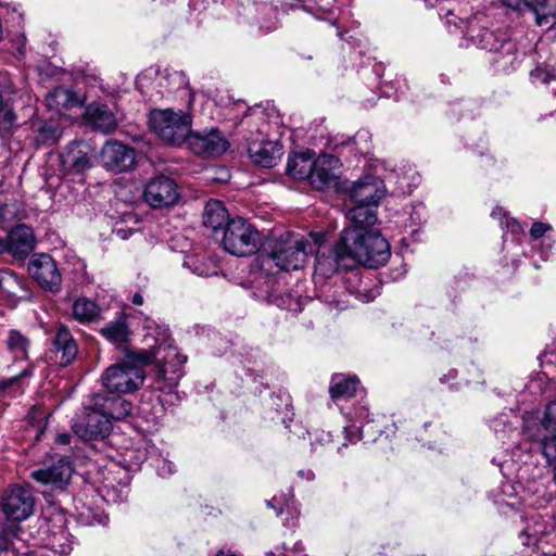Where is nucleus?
I'll use <instances>...</instances> for the list:
<instances>
[{"mask_svg":"<svg viewBox=\"0 0 556 556\" xmlns=\"http://www.w3.org/2000/svg\"><path fill=\"white\" fill-rule=\"evenodd\" d=\"M144 340L147 342L153 340L155 345L151 349L135 352L134 359L142 365H149L157 361L152 389L166 394L174 393L184 376V365L187 357L180 354L175 345L167 342L165 334L162 340H157L148 333Z\"/></svg>","mask_w":556,"mask_h":556,"instance_id":"nucleus-1","label":"nucleus"},{"mask_svg":"<svg viewBox=\"0 0 556 556\" xmlns=\"http://www.w3.org/2000/svg\"><path fill=\"white\" fill-rule=\"evenodd\" d=\"M343 243L349 247L353 265L379 267L390 258L388 241L377 231L364 232L363 229H344Z\"/></svg>","mask_w":556,"mask_h":556,"instance_id":"nucleus-2","label":"nucleus"},{"mask_svg":"<svg viewBox=\"0 0 556 556\" xmlns=\"http://www.w3.org/2000/svg\"><path fill=\"white\" fill-rule=\"evenodd\" d=\"M314 156L315 152L308 150L290 160L288 173L294 178L307 179L317 190H324L338 177L340 161L333 155L320 154L311 163Z\"/></svg>","mask_w":556,"mask_h":556,"instance_id":"nucleus-3","label":"nucleus"},{"mask_svg":"<svg viewBox=\"0 0 556 556\" xmlns=\"http://www.w3.org/2000/svg\"><path fill=\"white\" fill-rule=\"evenodd\" d=\"M308 248L309 243L301 235L285 232L273 243L262 267L269 266L273 262L281 270L300 269L306 263Z\"/></svg>","mask_w":556,"mask_h":556,"instance_id":"nucleus-4","label":"nucleus"},{"mask_svg":"<svg viewBox=\"0 0 556 556\" xmlns=\"http://www.w3.org/2000/svg\"><path fill=\"white\" fill-rule=\"evenodd\" d=\"M149 124L161 140L172 146L185 142L191 130L190 115L170 109L151 111Z\"/></svg>","mask_w":556,"mask_h":556,"instance_id":"nucleus-5","label":"nucleus"},{"mask_svg":"<svg viewBox=\"0 0 556 556\" xmlns=\"http://www.w3.org/2000/svg\"><path fill=\"white\" fill-rule=\"evenodd\" d=\"M261 241L257 229L242 217H236L223 229L220 243L226 252L236 256L254 254Z\"/></svg>","mask_w":556,"mask_h":556,"instance_id":"nucleus-6","label":"nucleus"},{"mask_svg":"<svg viewBox=\"0 0 556 556\" xmlns=\"http://www.w3.org/2000/svg\"><path fill=\"white\" fill-rule=\"evenodd\" d=\"M102 386L111 394L137 391L144 381V371L139 366L121 362L108 367L101 376Z\"/></svg>","mask_w":556,"mask_h":556,"instance_id":"nucleus-7","label":"nucleus"},{"mask_svg":"<svg viewBox=\"0 0 556 556\" xmlns=\"http://www.w3.org/2000/svg\"><path fill=\"white\" fill-rule=\"evenodd\" d=\"M466 36L480 49L494 51L498 53L495 62H503V67L514 65L516 61V45L505 36H497L494 31L480 28L477 24L470 22Z\"/></svg>","mask_w":556,"mask_h":556,"instance_id":"nucleus-8","label":"nucleus"},{"mask_svg":"<svg viewBox=\"0 0 556 556\" xmlns=\"http://www.w3.org/2000/svg\"><path fill=\"white\" fill-rule=\"evenodd\" d=\"M349 247L343 243V233L334 248H323L317 252L314 278L327 279L333 276L340 268L354 267Z\"/></svg>","mask_w":556,"mask_h":556,"instance_id":"nucleus-9","label":"nucleus"},{"mask_svg":"<svg viewBox=\"0 0 556 556\" xmlns=\"http://www.w3.org/2000/svg\"><path fill=\"white\" fill-rule=\"evenodd\" d=\"M73 431L81 440H102L106 438L112 430L110 418L97 407L85 408L77 415L73 422Z\"/></svg>","mask_w":556,"mask_h":556,"instance_id":"nucleus-10","label":"nucleus"},{"mask_svg":"<svg viewBox=\"0 0 556 556\" xmlns=\"http://www.w3.org/2000/svg\"><path fill=\"white\" fill-rule=\"evenodd\" d=\"M1 506L8 519L23 521L33 515L35 498L29 489L15 484L3 493Z\"/></svg>","mask_w":556,"mask_h":556,"instance_id":"nucleus-11","label":"nucleus"},{"mask_svg":"<svg viewBox=\"0 0 556 556\" xmlns=\"http://www.w3.org/2000/svg\"><path fill=\"white\" fill-rule=\"evenodd\" d=\"M190 151L200 156L214 157L222 155L229 147L226 138L216 128L189 132L186 141Z\"/></svg>","mask_w":556,"mask_h":556,"instance_id":"nucleus-12","label":"nucleus"},{"mask_svg":"<svg viewBox=\"0 0 556 556\" xmlns=\"http://www.w3.org/2000/svg\"><path fill=\"white\" fill-rule=\"evenodd\" d=\"M28 273L41 288L51 292L59 291L62 277L54 260L50 255H34L28 264Z\"/></svg>","mask_w":556,"mask_h":556,"instance_id":"nucleus-13","label":"nucleus"},{"mask_svg":"<svg viewBox=\"0 0 556 556\" xmlns=\"http://www.w3.org/2000/svg\"><path fill=\"white\" fill-rule=\"evenodd\" d=\"M143 197L154 208L172 206L179 198L178 186L166 176H157L147 184Z\"/></svg>","mask_w":556,"mask_h":556,"instance_id":"nucleus-14","label":"nucleus"},{"mask_svg":"<svg viewBox=\"0 0 556 556\" xmlns=\"http://www.w3.org/2000/svg\"><path fill=\"white\" fill-rule=\"evenodd\" d=\"M73 471L71 462L66 457H61L51 466L31 471L30 477L52 490L64 491L72 479Z\"/></svg>","mask_w":556,"mask_h":556,"instance_id":"nucleus-15","label":"nucleus"},{"mask_svg":"<svg viewBox=\"0 0 556 556\" xmlns=\"http://www.w3.org/2000/svg\"><path fill=\"white\" fill-rule=\"evenodd\" d=\"M47 522V532L50 535L51 548L61 556H67L72 551V541L66 531L67 518L65 514L52 508L49 515L45 516Z\"/></svg>","mask_w":556,"mask_h":556,"instance_id":"nucleus-16","label":"nucleus"},{"mask_svg":"<svg viewBox=\"0 0 556 556\" xmlns=\"http://www.w3.org/2000/svg\"><path fill=\"white\" fill-rule=\"evenodd\" d=\"M135 150L118 141H108L101 150L102 165L113 172H127L135 164Z\"/></svg>","mask_w":556,"mask_h":556,"instance_id":"nucleus-17","label":"nucleus"},{"mask_svg":"<svg viewBox=\"0 0 556 556\" xmlns=\"http://www.w3.org/2000/svg\"><path fill=\"white\" fill-rule=\"evenodd\" d=\"M52 345L50 358L55 364L65 367L75 359L77 355V344L66 326H58Z\"/></svg>","mask_w":556,"mask_h":556,"instance_id":"nucleus-18","label":"nucleus"},{"mask_svg":"<svg viewBox=\"0 0 556 556\" xmlns=\"http://www.w3.org/2000/svg\"><path fill=\"white\" fill-rule=\"evenodd\" d=\"M383 194L384 189L382 181L372 176L358 180L350 190V197L353 203L378 205Z\"/></svg>","mask_w":556,"mask_h":556,"instance_id":"nucleus-19","label":"nucleus"},{"mask_svg":"<svg viewBox=\"0 0 556 556\" xmlns=\"http://www.w3.org/2000/svg\"><path fill=\"white\" fill-rule=\"evenodd\" d=\"M61 164L65 172L80 174L91 167L88 146L81 141L71 143L61 154Z\"/></svg>","mask_w":556,"mask_h":556,"instance_id":"nucleus-20","label":"nucleus"},{"mask_svg":"<svg viewBox=\"0 0 556 556\" xmlns=\"http://www.w3.org/2000/svg\"><path fill=\"white\" fill-rule=\"evenodd\" d=\"M92 401H94V405L110 418V421L112 419L119 420L127 417L132 409L131 403L121 397V394L112 396L96 394Z\"/></svg>","mask_w":556,"mask_h":556,"instance_id":"nucleus-21","label":"nucleus"},{"mask_svg":"<svg viewBox=\"0 0 556 556\" xmlns=\"http://www.w3.org/2000/svg\"><path fill=\"white\" fill-rule=\"evenodd\" d=\"M11 254L18 260H24L36 245L30 227L18 225L10 231Z\"/></svg>","mask_w":556,"mask_h":556,"instance_id":"nucleus-22","label":"nucleus"},{"mask_svg":"<svg viewBox=\"0 0 556 556\" xmlns=\"http://www.w3.org/2000/svg\"><path fill=\"white\" fill-rule=\"evenodd\" d=\"M378 205L353 203V206L346 212V218L351 226L345 229H363L364 232L372 231L369 229L377 222L376 208Z\"/></svg>","mask_w":556,"mask_h":556,"instance_id":"nucleus-23","label":"nucleus"},{"mask_svg":"<svg viewBox=\"0 0 556 556\" xmlns=\"http://www.w3.org/2000/svg\"><path fill=\"white\" fill-rule=\"evenodd\" d=\"M281 154V147L275 141L253 142L249 146L251 160L263 167L275 166Z\"/></svg>","mask_w":556,"mask_h":556,"instance_id":"nucleus-24","label":"nucleus"},{"mask_svg":"<svg viewBox=\"0 0 556 556\" xmlns=\"http://www.w3.org/2000/svg\"><path fill=\"white\" fill-rule=\"evenodd\" d=\"M85 118L93 128L104 134L113 131L117 126L114 114L106 105L100 103L89 104L85 111Z\"/></svg>","mask_w":556,"mask_h":556,"instance_id":"nucleus-25","label":"nucleus"},{"mask_svg":"<svg viewBox=\"0 0 556 556\" xmlns=\"http://www.w3.org/2000/svg\"><path fill=\"white\" fill-rule=\"evenodd\" d=\"M229 214L218 200H210L204 208L203 225L213 231L223 230L229 222Z\"/></svg>","mask_w":556,"mask_h":556,"instance_id":"nucleus-26","label":"nucleus"},{"mask_svg":"<svg viewBox=\"0 0 556 556\" xmlns=\"http://www.w3.org/2000/svg\"><path fill=\"white\" fill-rule=\"evenodd\" d=\"M47 106L50 110L61 113L63 110L79 106L81 101L79 97L72 90L56 87L50 91L46 98Z\"/></svg>","mask_w":556,"mask_h":556,"instance_id":"nucleus-27","label":"nucleus"},{"mask_svg":"<svg viewBox=\"0 0 556 556\" xmlns=\"http://www.w3.org/2000/svg\"><path fill=\"white\" fill-rule=\"evenodd\" d=\"M359 380L356 377H346L340 374L333 375L329 389L332 400L349 399L356 394Z\"/></svg>","mask_w":556,"mask_h":556,"instance_id":"nucleus-28","label":"nucleus"},{"mask_svg":"<svg viewBox=\"0 0 556 556\" xmlns=\"http://www.w3.org/2000/svg\"><path fill=\"white\" fill-rule=\"evenodd\" d=\"M100 333L114 344L126 343L130 336L126 316L121 314L115 320L110 321L100 329Z\"/></svg>","mask_w":556,"mask_h":556,"instance_id":"nucleus-29","label":"nucleus"},{"mask_svg":"<svg viewBox=\"0 0 556 556\" xmlns=\"http://www.w3.org/2000/svg\"><path fill=\"white\" fill-rule=\"evenodd\" d=\"M29 346L30 340L21 331L15 329L9 331L7 338V348L15 359H27Z\"/></svg>","mask_w":556,"mask_h":556,"instance_id":"nucleus-30","label":"nucleus"},{"mask_svg":"<svg viewBox=\"0 0 556 556\" xmlns=\"http://www.w3.org/2000/svg\"><path fill=\"white\" fill-rule=\"evenodd\" d=\"M98 305L86 298L77 299L73 304V316L80 323H90L99 317Z\"/></svg>","mask_w":556,"mask_h":556,"instance_id":"nucleus-31","label":"nucleus"},{"mask_svg":"<svg viewBox=\"0 0 556 556\" xmlns=\"http://www.w3.org/2000/svg\"><path fill=\"white\" fill-rule=\"evenodd\" d=\"M527 437L531 440H538L541 444L542 454L546 458L547 463L552 466H556V433H549L551 435H539L532 433L530 427H525Z\"/></svg>","mask_w":556,"mask_h":556,"instance_id":"nucleus-32","label":"nucleus"},{"mask_svg":"<svg viewBox=\"0 0 556 556\" xmlns=\"http://www.w3.org/2000/svg\"><path fill=\"white\" fill-rule=\"evenodd\" d=\"M0 288L3 292L15 298H22L23 293L26 292L24 279L12 271L0 273Z\"/></svg>","mask_w":556,"mask_h":556,"instance_id":"nucleus-33","label":"nucleus"},{"mask_svg":"<svg viewBox=\"0 0 556 556\" xmlns=\"http://www.w3.org/2000/svg\"><path fill=\"white\" fill-rule=\"evenodd\" d=\"M530 10L534 12L539 25H547L551 18H556V0H533Z\"/></svg>","mask_w":556,"mask_h":556,"instance_id":"nucleus-34","label":"nucleus"},{"mask_svg":"<svg viewBox=\"0 0 556 556\" xmlns=\"http://www.w3.org/2000/svg\"><path fill=\"white\" fill-rule=\"evenodd\" d=\"M184 266L200 277H211L217 274V264L211 260L187 256Z\"/></svg>","mask_w":556,"mask_h":556,"instance_id":"nucleus-35","label":"nucleus"},{"mask_svg":"<svg viewBox=\"0 0 556 556\" xmlns=\"http://www.w3.org/2000/svg\"><path fill=\"white\" fill-rule=\"evenodd\" d=\"M30 374L31 371L29 369H23L17 376L0 380V400H10L20 394L22 392L18 387L20 378L29 376Z\"/></svg>","mask_w":556,"mask_h":556,"instance_id":"nucleus-36","label":"nucleus"},{"mask_svg":"<svg viewBox=\"0 0 556 556\" xmlns=\"http://www.w3.org/2000/svg\"><path fill=\"white\" fill-rule=\"evenodd\" d=\"M255 282L256 288L260 289V296L269 302L275 301V286L277 283V280L274 276L263 277V275L260 274V277L255 278Z\"/></svg>","mask_w":556,"mask_h":556,"instance_id":"nucleus-37","label":"nucleus"},{"mask_svg":"<svg viewBox=\"0 0 556 556\" xmlns=\"http://www.w3.org/2000/svg\"><path fill=\"white\" fill-rule=\"evenodd\" d=\"M36 132V141L39 144H52L60 138L59 129L54 125L48 123L40 125Z\"/></svg>","mask_w":556,"mask_h":556,"instance_id":"nucleus-38","label":"nucleus"},{"mask_svg":"<svg viewBox=\"0 0 556 556\" xmlns=\"http://www.w3.org/2000/svg\"><path fill=\"white\" fill-rule=\"evenodd\" d=\"M369 422L366 425L361 424L359 426L354 424L351 427H344V431L346 433L345 440L346 442H343L341 445L337 446V452L339 454H342V451L344 447H348L349 443H356L363 438L364 428L368 426Z\"/></svg>","mask_w":556,"mask_h":556,"instance_id":"nucleus-39","label":"nucleus"},{"mask_svg":"<svg viewBox=\"0 0 556 556\" xmlns=\"http://www.w3.org/2000/svg\"><path fill=\"white\" fill-rule=\"evenodd\" d=\"M541 424L548 433H556V401L546 406Z\"/></svg>","mask_w":556,"mask_h":556,"instance_id":"nucleus-40","label":"nucleus"},{"mask_svg":"<svg viewBox=\"0 0 556 556\" xmlns=\"http://www.w3.org/2000/svg\"><path fill=\"white\" fill-rule=\"evenodd\" d=\"M446 24H453L455 28L462 29L465 34L467 31V28L470 26V23L454 16V14H452L451 12L446 14Z\"/></svg>","mask_w":556,"mask_h":556,"instance_id":"nucleus-41","label":"nucleus"},{"mask_svg":"<svg viewBox=\"0 0 556 556\" xmlns=\"http://www.w3.org/2000/svg\"><path fill=\"white\" fill-rule=\"evenodd\" d=\"M549 229H551V226L548 224L536 222L532 225V227L530 229V235L532 238L539 239V238L543 237Z\"/></svg>","mask_w":556,"mask_h":556,"instance_id":"nucleus-42","label":"nucleus"},{"mask_svg":"<svg viewBox=\"0 0 556 556\" xmlns=\"http://www.w3.org/2000/svg\"><path fill=\"white\" fill-rule=\"evenodd\" d=\"M331 442H332L331 434L328 432L321 431L320 433H317L315 435L312 446L316 451L318 447V444L321 446H329L331 444Z\"/></svg>","mask_w":556,"mask_h":556,"instance_id":"nucleus-43","label":"nucleus"},{"mask_svg":"<svg viewBox=\"0 0 556 556\" xmlns=\"http://www.w3.org/2000/svg\"><path fill=\"white\" fill-rule=\"evenodd\" d=\"M532 1L533 0H502L504 5L518 11L525 8L530 9Z\"/></svg>","mask_w":556,"mask_h":556,"instance_id":"nucleus-44","label":"nucleus"},{"mask_svg":"<svg viewBox=\"0 0 556 556\" xmlns=\"http://www.w3.org/2000/svg\"><path fill=\"white\" fill-rule=\"evenodd\" d=\"M165 78L169 79V80H172L174 83H177L179 86H186L187 85L185 75L182 73H179V72H174L173 74L168 75Z\"/></svg>","mask_w":556,"mask_h":556,"instance_id":"nucleus-45","label":"nucleus"},{"mask_svg":"<svg viewBox=\"0 0 556 556\" xmlns=\"http://www.w3.org/2000/svg\"><path fill=\"white\" fill-rule=\"evenodd\" d=\"M0 253L11 254L10 235L7 238H0Z\"/></svg>","mask_w":556,"mask_h":556,"instance_id":"nucleus-46","label":"nucleus"},{"mask_svg":"<svg viewBox=\"0 0 556 556\" xmlns=\"http://www.w3.org/2000/svg\"><path fill=\"white\" fill-rule=\"evenodd\" d=\"M298 475L307 481H312L314 479V472L312 470H300Z\"/></svg>","mask_w":556,"mask_h":556,"instance_id":"nucleus-47","label":"nucleus"},{"mask_svg":"<svg viewBox=\"0 0 556 556\" xmlns=\"http://www.w3.org/2000/svg\"><path fill=\"white\" fill-rule=\"evenodd\" d=\"M132 303L135 305H141L143 303V298L141 294L139 293H135L134 296H132Z\"/></svg>","mask_w":556,"mask_h":556,"instance_id":"nucleus-48","label":"nucleus"},{"mask_svg":"<svg viewBox=\"0 0 556 556\" xmlns=\"http://www.w3.org/2000/svg\"><path fill=\"white\" fill-rule=\"evenodd\" d=\"M58 442L62 444H68L70 443V437L67 434H60L58 437Z\"/></svg>","mask_w":556,"mask_h":556,"instance_id":"nucleus-49","label":"nucleus"},{"mask_svg":"<svg viewBox=\"0 0 556 556\" xmlns=\"http://www.w3.org/2000/svg\"><path fill=\"white\" fill-rule=\"evenodd\" d=\"M528 471V465H525L518 469V478L525 479V475Z\"/></svg>","mask_w":556,"mask_h":556,"instance_id":"nucleus-50","label":"nucleus"},{"mask_svg":"<svg viewBox=\"0 0 556 556\" xmlns=\"http://www.w3.org/2000/svg\"><path fill=\"white\" fill-rule=\"evenodd\" d=\"M8 546L7 538L0 532V549H5Z\"/></svg>","mask_w":556,"mask_h":556,"instance_id":"nucleus-51","label":"nucleus"},{"mask_svg":"<svg viewBox=\"0 0 556 556\" xmlns=\"http://www.w3.org/2000/svg\"><path fill=\"white\" fill-rule=\"evenodd\" d=\"M165 471L167 473H170L172 472V465L170 464H164L163 468L160 469V473L161 475H165Z\"/></svg>","mask_w":556,"mask_h":556,"instance_id":"nucleus-52","label":"nucleus"},{"mask_svg":"<svg viewBox=\"0 0 556 556\" xmlns=\"http://www.w3.org/2000/svg\"><path fill=\"white\" fill-rule=\"evenodd\" d=\"M165 471L167 473H170L172 472V465L170 464H164L163 468L160 469V473L161 475H165Z\"/></svg>","mask_w":556,"mask_h":556,"instance_id":"nucleus-53","label":"nucleus"},{"mask_svg":"<svg viewBox=\"0 0 556 556\" xmlns=\"http://www.w3.org/2000/svg\"><path fill=\"white\" fill-rule=\"evenodd\" d=\"M541 75H544V78H542L543 83H547V81H548V79H549V75H548V74H545V73H543V72H541V71H536V72L534 73V76H535V77H540Z\"/></svg>","mask_w":556,"mask_h":556,"instance_id":"nucleus-54","label":"nucleus"},{"mask_svg":"<svg viewBox=\"0 0 556 556\" xmlns=\"http://www.w3.org/2000/svg\"><path fill=\"white\" fill-rule=\"evenodd\" d=\"M216 556H237L236 554L231 553V552H225V551H219Z\"/></svg>","mask_w":556,"mask_h":556,"instance_id":"nucleus-55","label":"nucleus"},{"mask_svg":"<svg viewBox=\"0 0 556 556\" xmlns=\"http://www.w3.org/2000/svg\"><path fill=\"white\" fill-rule=\"evenodd\" d=\"M425 3L429 7H432L438 0H424Z\"/></svg>","mask_w":556,"mask_h":556,"instance_id":"nucleus-56","label":"nucleus"},{"mask_svg":"<svg viewBox=\"0 0 556 556\" xmlns=\"http://www.w3.org/2000/svg\"><path fill=\"white\" fill-rule=\"evenodd\" d=\"M110 495H111V494H110V490H108V491H106V495H105V496H106V497H110Z\"/></svg>","mask_w":556,"mask_h":556,"instance_id":"nucleus-57","label":"nucleus"}]
</instances>
